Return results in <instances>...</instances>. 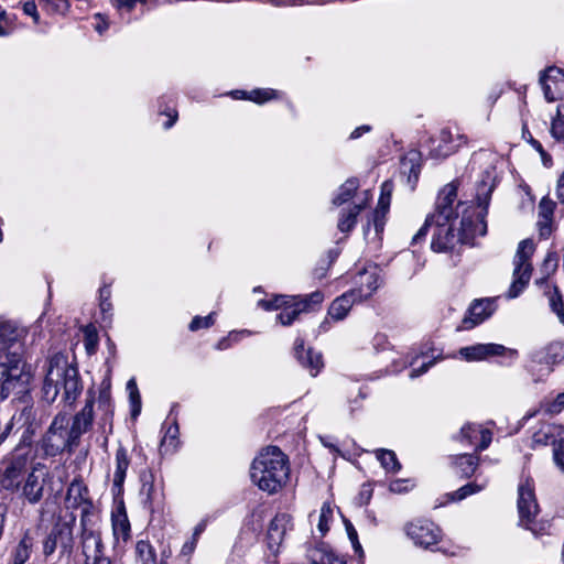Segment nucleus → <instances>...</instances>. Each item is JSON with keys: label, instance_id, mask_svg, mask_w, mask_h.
I'll return each mask as SVG.
<instances>
[{"label": "nucleus", "instance_id": "f257e3e1", "mask_svg": "<svg viewBox=\"0 0 564 564\" xmlns=\"http://www.w3.org/2000/svg\"><path fill=\"white\" fill-rule=\"evenodd\" d=\"M290 463L278 446H268L253 459L250 477L258 488L268 494L280 491L288 482Z\"/></svg>", "mask_w": 564, "mask_h": 564}, {"label": "nucleus", "instance_id": "f03ea898", "mask_svg": "<svg viewBox=\"0 0 564 564\" xmlns=\"http://www.w3.org/2000/svg\"><path fill=\"white\" fill-rule=\"evenodd\" d=\"M83 386L76 366L68 362L63 354H55L48 360V367L43 384V394L48 402H53L62 392L65 402L73 403L80 394Z\"/></svg>", "mask_w": 564, "mask_h": 564}, {"label": "nucleus", "instance_id": "7ed1b4c3", "mask_svg": "<svg viewBox=\"0 0 564 564\" xmlns=\"http://www.w3.org/2000/svg\"><path fill=\"white\" fill-rule=\"evenodd\" d=\"M495 186L496 170L492 166H488L481 173V178L477 182L475 196L477 210L473 209L469 214L462 217L458 231L460 243L471 246L476 237H482L487 234L485 217Z\"/></svg>", "mask_w": 564, "mask_h": 564}, {"label": "nucleus", "instance_id": "20e7f679", "mask_svg": "<svg viewBox=\"0 0 564 564\" xmlns=\"http://www.w3.org/2000/svg\"><path fill=\"white\" fill-rule=\"evenodd\" d=\"M70 416L58 412L40 441V447L45 456L55 457L64 452L73 453L78 446L69 431Z\"/></svg>", "mask_w": 564, "mask_h": 564}, {"label": "nucleus", "instance_id": "39448f33", "mask_svg": "<svg viewBox=\"0 0 564 564\" xmlns=\"http://www.w3.org/2000/svg\"><path fill=\"white\" fill-rule=\"evenodd\" d=\"M31 375L24 370L21 355L9 354L3 359L0 356V395L7 399L9 395H22L29 389Z\"/></svg>", "mask_w": 564, "mask_h": 564}, {"label": "nucleus", "instance_id": "423d86ee", "mask_svg": "<svg viewBox=\"0 0 564 564\" xmlns=\"http://www.w3.org/2000/svg\"><path fill=\"white\" fill-rule=\"evenodd\" d=\"M519 523L530 530L535 536L546 534L550 524L547 522L538 523L535 517L539 514L540 508L535 498L534 484L532 479H524L518 486L517 500Z\"/></svg>", "mask_w": 564, "mask_h": 564}, {"label": "nucleus", "instance_id": "0eeeda50", "mask_svg": "<svg viewBox=\"0 0 564 564\" xmlns=\"http://www.w3.org/2000/svg\"><path fill=\"white\" fill-rule=\"evenodd\" d=\"M79 547L85 564H95L108 558L104 554L99 517L91 519L87 512L80 514Z\"/></svg>", "mask_w": 564, "mask_h": 564}, {"label": "nucleus", "instance_id": "6e6552de", "mask_svg": "<svg viewBox=\"0 0 564 564\" xmlns=\"http://www.w3.org/2000/svg\"><path fill=\"white\" fill-rule=\"evenodd\" d=\"M534 251L533 240L524 239L519 242L513 258V280L507 292L508 299L518 297L529 284L533 270L531 258Z\"/></svg>", "mask_w": 564, "mask_h": 564}, {"label": "nucleus", "instance_id": "1a4fd4ad", "mask_svg": "<svg viewBox=\"0 0 564 564\" xmlns=\"http://www.w3.org/2000/svg\"><path fill=\"white\" fill-rule=\"evenodd\" d=\"M76 518L72 516L69 521L55 523L45 539L42 541V553L45 558L59 551V557H70L74 551L73 527Z\"/></svg>", "mask_w": 564, "mask_h": 564}, {"label": "nucleus", "instance_id": "9d476101", "mask_svg": "<svg viewBox=\"0 0 564 564\" xmlns=\"http://www.w3.org/2000/svg\"><path fill=\"white\" fill-rule=\"evenodd\" d=\"M458 356L468 362L486 360L494 356H502L508 358L511 364L517 359L518 351L500 344L488 343L462 347L458 350Z\"/></svg>", "mask_w": 564, "mask_h": 564}, {"label": "nucleus", "instance_id": "9b49d317", "mask_svg": "<svg viewBox=\"0 0 564 564\" xmlns=\"http://www.w3.org/2000/svg\"><path fill=\"white\" fill-rule=\"evenodd\" d=\"M64 505L67 510L80 508L82 514L87 512L91 519L98 517L94 511V505L89 498V490L80 478H74L68 485Z\"/></svg>", "mask_w": 564, "mask_h": 564}, {"label": "nucleus", "instance_id": "f8f14e48", "mask_svg": "<svg viewBox=\"0 0 564 564\" xmlns=\"http://www.w3.org/2000/svg\"><path fill=\"white\" fill-rule=\"evenodd\" d=\"M495 297L475 300L467 310L457 330H469L489 318L496 311Z\"/></svg>", "mask_w": 564, "mask_h": 564}, {"label": "nucleus", "instance_id": "ddd939ff", "mask_svg": "<svg viewBox=\"0 0 564 564\" xmlns=\"http://www.w3.org/2000/svg\"><path fill=\"white\" fill-rule=\"evenodd\" d=\"M406 534L416 545L429 549L438 542L441 530L432 521L416 520L406 525Z\"/></svg>", "mask_w": 564, "mask_h": 564}, {"label": "nucleus", "instance_id": "4468645a", "mask_svg": "<svg viewBox=\"0 0 564 564\" xmlns=\"http://www.w3.org/2000/svg\"><path fill=\"white\" fill-rule=\"evenodd\" d=\"M467 143V137L458 130L443 128L440 132L437 145L430 149V155L434 159H445L455 153L462 145Z\"/></svg>", "mask_w": 564, "mask_h": 564}, {"label": "nucleus", "instance_id": "2eb2a0df", "mask_svg": "<svg viewBox=\"0 0 564 564\" xmlns=\"http://www.w3.org/2000/svg\"><path fill=\"white\" fill-rule=\"evenodd\" d=\"M94 404L95 394L94 391L89 390L83 409L78 411L73 417H70L69 431L73 435V440H76L78 444L80 442V437L93 426Z\"/></svg>", "mask_w": 564, "mask_h": 564}, {"label": "nucleus", "instance_id": "dca6fc26", "mask_svg": "<svg viewBox=\"0 0 564 564\" xmlns=\"http://www.w3.org/2000/svg\"><path fill=\"white\" fill-rule=\"evenodd\" d=\"M540 84L545 99L551 102L564 98V70L550 66L541 73Z\"/></svg>", "mask_w": 564, "mask_h": 564}, {"label": "nucleus", "instance_id": "f3484780", "mask_svg": "<svg viewBox=\"0 0 564 564\" xmlns=\"http://www.w3.org/2000/svg\"><path fill=\"white\" fill-rule=\"evenodd\" d=\"M454 220H442L436 218L431 248L436 252L452 250L459 242V234H455Z\"/></svg>", "mask_w": 564, "mask_h": 564}, {"label": "nucleus", "instance_id": "a211bd4d", "mask_svg": "<svg viewBox=\"0 0 564 564\" xmlns=\"http://www.w3.org/2000/svg\"><path fill=\"white\" fill-rule=\"evenodd\" d=\"M455 440L459 441L464 445L475 446L477 452L486 449L492 441V432L488 429H484L478 424L467 423L465 424Z\"/></svg>", "mask_w": 564, "mask_h": 564}, {"label": "nucleus", "instance_id": "6ab92c4d", "mask_svg": "<svg viewBox=\"0 0 564 564\" xmlns=\"http://www.w3.org/2000/svg\"><path fill=\"white\" fill-rule=\"evenodd\" d=\"M24 336V328L19 327L13 321L0 317V356L6 359L9 354H20L15 347Z\"/></svg>", "mask_w": 564, "mask_h": 564}, {"label": "nucleus", "instance_id": "aec40b11", "mask_svg": "<svg viewBox=\"0 0 564 564\" xmlns=\"http://www.w3.org/2000/svg\"><path fill=\"white\" fill-rule=\"evenodd\" d=\"M45 479L32 469L26 474L23 482L19 485L15 491L20 492V497L29 505H37L44 496Z\"/></svg>", "mask_w": 564, "mask_h": 564}, {"label": "nucleus", "instance_id": "412c9836", "mask_svg": "<svg viewBox=\"0 0 564 564\" xmlns=\"http://www.w3.org/2000/svg\"><path fill=\"white\" fill-rule=\"evenodd\" d=\"M292 517L288 513H278L268 528L267 541L269 549L275 553L282 544L288 531L292 529Z\"/></svg>", "mask_w": 564, "mask_h": 564}, {"label": "nucleus", "instance_id": "4be33fe9", "mask_svg": "<svg viewBox=\"0 0 564 564\" xmlns=\"http://www.w3.org/2000/svg\"><path fill=\"white\" fill-rule=\"evenodd\" d=\"M355 283L357 288L350 291L356 292L358 301H364L369 299L380 288L382 280L377 268H373L359 272Z\"/></svg>", "mask_w": 564, "mask_h": 564}, {"label": "nucleus", "instance_id": "5701e85b", "mask_svg": "<svg viewBox=\"0 0 564 564\" xmlns=\"http://www.w3.org/2000/svg\"><path fill=\"white\" fill-rule=\"evenodd\" d=\"M294 356L302 367L310 371L312 377H316L324 367L322 354L314 351L312 348L305 350L304 341L301 338H296L294 343Z\"/></svg>", "mask_w": 564, "mask_h": 564}, {"label": "nucleus", "instance_id": "b1692460", "mask_svg": "<svg viewBox=\"0 0 564 564\" xmlns=\"http://www.w3.org/2000/svg\"><path fill=\"white\" fill-rule=\"evenodd\" d=\"M34 545V534L30 529H26L10 549L11 564H25L33 553Z\"/></svg>", "mask_w": 564, "mask_h": 564}, {"label": "nucleus", "instance_id": "393cba45", "mask_svg": "<svg viewBox=\"0 0 564 564\" xmlns=\"http://www.w3.org/2000/svg\"><path fill=\"white\" fill-rule=\"evenodd\" d=\"M26 460L23 458H14L6 467L1 485L6 490L15 491L20 484L25 479L26 474Z\"/></svg>", "mask_w": 564, "mask_h": 564}, {"label": "nucleus", "instance_id": "a878e982", "mask_svg": "<svg viewBox=\"0 0 564 564\" xmlns=\"http://www.w3.org/2000/svg\"><path fill=\"white\" fill-rule=\"evenodd\" d=\"M457 197V188L453 184H447L440 192L436 200V209L433 215L442 220H455L453 204Z\"/></svg>", "mask_w": 564, "mask_h": 564}, {"label": "nucleus", "instance_id": "bb28decb", "mask_svg": "<svg viewBox=\"0 0 564 564\" xmlns=\"http://www.w3.org/2000/svg\"><path fill=\"white\" fill-rule=\"evenodd\" d=\"M531 359L540 365L552 366L558 364L564 360V344L562 341H552L543 348L534 350L531 354Z\"/></svg>", "mask_w": 564, "mask_h": 564}, {"label": "nucleus", "instance_id": "cd10ccee", "mask_svg": "<svg viewBox=\"0 0 564 564\" xmlns=\"http://www.w3.org/2000/svg\"><path fill=\"white\" fill-rule=\"evenodd\" d=\"M310 564H346L344 556L336 554L328 545L318 544L307 550Z\"/></svg>", "mask_w": 564, "mask_h": 564}, {"label": "nucleus", "instance_id": "c85d7f7f", "mask_svg": "<svg viewBox=\"0 0 564 564\" xmlns=\"http://www.w3.org/2000/svg\"><path fill=\"white\" fill-rule=\"evenodd\" d=\"M555 202L549 197H543L539 203V235L546 239L552 232V221L555 210Z\"/></svg>", "mask_w": 564, "mask_h": 564}, {"label": "nucleus", "instance_id": "c756f323", "mask_svg": "<svg viewBox=\"0 0 564 564\" xmlns=\"http://www.w3.org/2000/svg\"><path fill=\"white\" fill-rule=\"evenodd\" d=\"M356 302H359L356 292L349 290L333 301L328 308V315L335 321H341Z\"/></svg>", "mask_w": 564, "mask_h": 564}, {"label": "nucleus", "instance_id": "7c9ffc66", "mask_svg": "<svg viewBox=\"0 0 564 564\" xmlns=\"http://www.w3.org/2000/svg\"><path fill=\"white\" fill-rule=\"evenodd\" d=\"M366 198L364 203L354 204L348 209H343L340 212L337 227L341 232H349L357 223V217L360 212L365 208L366 203L368 200V192L365 193Z\"/></svg>", "mask_w": 564, "mask_h": 564}, {"label": "nucleus", "instance_id": "2f4dec72", "mask_svg": "<svg viewBox=\"0 0 564 564\" xmlns=\"http://www.w3.org/2000/svg\"><path fill=\"white\" fill-rule=\"evenodd\" d=\"M452 464L463 478L474 475L479 464V457L473 454H460L452 457Z\"/></svg>", "mask_w": 564, "mask_h": 564}, {"label": "nucleus", "instance_id": "473e14b6", "mask_svg": "<svg viewBox=\"0 0 564 564\" xmlns=\"http://www.w3.org/2000/svg\"><path fill=\"white\" fill-rule=\"evenodd\" d=\"M98 409L100 411H102V415L100 417V426H101V429L105 430L106 425H109V429L111 430L112 416H113V406H112L110 390L108 388H102L99 391Z\"/></svg>", "mask_w": 564, "mask_h": 564}, {"label": "nucleus", "instance_id": "72a5a7b5", "mask_svg": "<svg viewBox=\"0 0 564 564\" xmlns=\"http://www.w3.org/2000/svg\"><path fill=\"white\" fill-rule=\"evenodd\" d=\"M129 464L130 460L128 457V452L123 446L120 445L116 451V470L113 474L115 487L120 489L123 486Z\"/></svg>", "mask_w": 564, "mask_h": 564}, {"label": "nucleus", "instance_id": "f704fd0d", "mask_svg": "<svg viewBox=\"0 0 564 564\" xmlns=\"http://www.w3.org/2000/svg\"><path fill=\"white\" fill-rule=\"evenodd\" d=\"M401 167L402 173L408 174V182L411 183V187L414 188L421 173L419 154L416 152L410 153L402 160Z\"/></svg>", "mask_w": 564, "mask_h": 564}, {"label": "nucleus", "instance_id": "c9c22d12", "mask_svg": "<svg viewBox=\"0 0 564 564\" xmlns=\"http://www.w3.org/2000/svg\"><path fill=\"white\" fill-rule=\"evenodd\" d=\"M487 486V481H484L481 484L478 482H468L460 487L459 489L448 492L445 495L446 502H458L464 500L465 498L475 495L477 492H480L482 489H485Z\"/></svg>", "mask_w": 564, "mask_h": 564}, {"label": "nucleus", "instance_id": "e433bc0d", "mask_svg": "<svg viewBox=\"0 0 564 564\" xmlns=\"http://www.w3.org/2000/svg\"><path fill=\"white\" fill-rule=\"evenodd\" d=\"M112 532L116 540L127 541L130 538V522L124 510L112 514Z\"/></svg>", "mask_w": 564, "mask_h": 564}, {"label": "nucleus", "instance_id": "4c0bfd02", "mask_svg": "<svg viewBox=\"0 0 564 564\" xmlns=\"http://www.w3.org/2000/svg\"><path fill=\"white\" fill-rule=\"evenodd\" d=\"M549 307L557 316L558 322L564 325V300L557 286H552L545 292Z\"/></svg>", "mask_w": 564, "mask_h": 564}, {"label": "nucleus", "instance_id": "58836bf2", "mask_svg": "<svg viewBox=\"0 0 564 564\" xmlns=\"http://www.w3.org/2000/svg\"><path fill=\"white\" fill-rule=\"evenodd\" d=\"M556 431L557 426L544 423L540 426V429L534 432L532 436V442L535 445H549L553 446L557 444L556 442Z\"/></svg>", "mask_w": 564, "mask_h": 564}, {"label": "nucleus", "instance_id": "ea45409f", "mask_svg": "<svg viewBox=\"0 0 564 564\" xmlns=\"http://www.w3.org/2000/svg\"><path fill=\"white\" fill-rule=\"evenodd\" d=\"M135 556L141 564H166L164 561L158 563L154 547L145 540L135 543Z\"/></svg>", "mask_w": 564, "mask_h": 564}, {"label": "nucleus", "instance_id": "a19ab883", "mask_svg": "<svg viewBox=\"0 0 564 564\" xmlns=\"http://www.w3.org/2000/svg\"><path fill=\"white\" fill-rule=\"evenodd\" d=\"M359 187V182L357 178L351 177L348 178L338 189V193L333 198V204L335 206H340L347 203L356 193Z\"/></svg>", "mask_w": 564, "mask_h": 564}, {"label": "nucleus", "instance_id": "79ce46f5", "mask_svg": "<svg viewBox=\"0 0 564 564\" xmlns=\"http://www.w3.org/2000/svg\"><path fill=\"white\" fill-rule=\"evenodd\" d=\"M376 457L388 473H398L401 469V464L393 451L384 448L377 449Z\"/></svg>", "mask_w": 564, "mask_h": 564}, {"label": "nucleus", "instance_id": "37998d69", "mask_svg": "<svg viewBox=\"0 0 564 564\" xmlns=\"http://www.w3.org/2000/svg\"><path fill=\"white\" fill-rule=\"evenodd\" d=\"M301 313H303V308L293 300L283 306L282 311L276 315V321L283 326H289Z\"/></svg>", "mask_w": 564, "mask_h": 564}, {"label": "nucleus", "instance_id": "c03bdc74", "mask_svg": "<svg viewBox=\"0 0 564 564\" xmlns=\"http://www.w3.org/2000/svg\"><path fill=\"white\" fill-rule=\"evenodd\" d=\"M232 94L237 98H246V99L252 100L257 104H263V102L271 100L275 97V90L270 89V88L254 89L251 93H249V95H247V93L243 90H236Z\"/></svg>", "mask_w": 564, "mask_h": 564}, {"label": "nucleus", "instance_id": "a18cd8bd", "mask_svg": "<svg viewBox=\"0 0 564 564\" xmlns=\"http://www.w3.org/2000/svg\"><path fill=\"white\" fill-rule=\"evenodd\" d=\"M294 301L297 303L300 307L303 308V312H307L313 310L314 306H318L324 301V294L321 291H315L307 295H299L293 296Z\"/></svg>", "mask_w": 564, "mask_h": 564}, {"label": "nucleus", "instance_id": "49530a36", "mask_svg": "<svg viewBox=\"0 0 564 564\" xmlns=\"http://www.w3.org/2000/svg\"><path fill=\"white\" fill-rule=\"evenodd\" d=\"M127 391L129 392V399L131 404V415L138 416L141 412V395L137 386V382L131 378L127 382Z\"/></svg>", "mask_w": 564, "mask_h": 564}, {"label": "nucleus", "instance_id": "de8ad7c7", "mask_svg": "<svg viewBox=\"0 0 564 564\" xmlns=\"http://www.w3.org/2000/svg\"><path fill=\"white\" fill-rule=\"evenodd\" d=\"M393 191V184L390 181L383 182L381 185V195L378 200V206L376 210L382 212V215H386L390 207L391 195Z\"/></svg>", "mask_w": 564, "mask_h": 564}, {"label": "nucleus", "instance_id": "09e8293b", "mask_svg": "<svg viewBox=\"0 0 564 564\" xmlns=\"http://www.w3.org/2000/svg\"><path fill=\"white\" fill-rule=\"evenodd\" d=\"M293 300V296L275 295L271 300H260L258 305L264 311L282 310L285 304Z\"/></svg>", "mask_w": 564, "mask_h": 564}, {"label": "nucleus", "instance_id": "8fccbe9b", "mask_svg": "<svg viewBox=\"0 0 564 564\" xmlns=\"http://www.w3.org/2000/svg\"><path fill=\"white\" fill-rule=\"evenodd\" d=\"M551 134L556 141L564 142V115L561 112V106H557L556 116L552 119Z\"/></svg>", "mask_w": 564, "mask_h": 564}, {"label": "nucleus", "instance_id": "3c124183", "mask_svg": "<svg viewBox=\"0 0 564 564\" xmlns=\"http://www.w3.org/2000/svg\"><path fill=\"white\" fill-rule=\"evenodd\" d=\"M40 2L52 14H65L70 7L68 0H40Z\"/></svg>", "mask_w": 564, "mask_h": 564}, {"label": "nucleus", "instance_id": "603ef678", "mask_svg": "<svg viewBox=\"0 0 564 564\" xmlns=\"http://www.w3.org/2000/svg\"><path fill=\"white\" fill-rule=\"evenodd\" d=\"M333 518V508L329 503L325 502L323 503L321 508V513L318 517V524L317 528L322 535H325L329 530V522Z\"/></svg>", "mask_w": 564, "mask_h": 564}, {"label": "nucleus", "instance_id": "864d4df0", "mask_svg": "<svg viewBox=\"0 0 564 564\" xmlns=\"http://www.w3.org/2000/svg\"><path fill=\"white\" fill-rule=\"evenodd\" d=\"M178 425L176 422H173L167 429L161 441V448L166 449L167 447L175 448L176 441L178 437Z\"/></svg>", "mask_w": 564, "mask_h": 564}, {"label": "nucleus", "instance_id": "5fc2aeb1", "mask_svg": "<svg viewBox=\"0 0 564 564\" xmlns=\"http://www.w3.org/2000/svg\"><path fill=\"white\" fill-rule=\"evenodd\" d=\"M435 220H436V217L433 214H431L426 217L423 226L413 236L412 241H411L412 246H416L425 240L430 227H432V226L435 227Z\"/></svg>", "mask_w": 564, "mask_h": 564}, {"label": "nucleus", "instance_id": "6e6d98bb", "mask_svg": "<svg viewBox=\"0 0 564 564\" xmlns=\"http://www.w3.org/2000/svg\"><path fill=\"white\" fill-rule=\"evenodd\" d=\"M542 409L550 414H558L564 410V392L558 393L553 401L543 402Z\"/></svg>", "mask_w": 564, "mask_h": 564}, {"label": "nucleus", "instance_id": "4d7b16f0", "mask_svg": "<svg viewBox=\"0 0 564 564\" xmlns=\"http://www.w3.org/2000/svg\"><path fill=\"white\" fill-rule=\"evenodd\" d=\"M110 297H111L110 286L104 285L102 288H100V290H99V306L104 314L108 313L112 310V304L110 302Z\"/></svg>", "mask_w": 564, "mask_h": 564}, {"label": "nucleus", "instance_id": "13d9d810", "mask_svg": "<svg viewBox=\"0 0 564 564\" xmlns=\"http://www.w3.org/2000/svg\"><path fill=\"white\" fill-rule=\"evenodd\" d=\"M213 324H214V314L213 313L205 317L195 316L189 324V329L195 332L200 328H207V327L212 326Z\"/></svg>", "mask_w": 564, "mask_h": 564}, {"label": "nucleus", "instance_id": "bf43d9fd", "mask_svg": "<svg viewBox=\"0 0 564 564\" xmlns=\"http://www.w3.org/2000/svg\"><path fill=\"white\" fill-rule=\"evenodd\" d=\"M147 488V500L148 507L151 511H154L160 507L159 492L154 489L153 485H143V489Z\"/></svg>", "mask_w": 564, "mask_h": 564}, {"label": "nucleus", "instance_id": "052dcab7", "mask_svg": "<svg viewBox=\"0 0 564 564\" xmlns=\"http://www.w3.org/2000/svg\"><path fill=\"white\" fill-rule=\"evenodd\" d=\"M558 259L555 252H547L542 264V271L549 275L557 268Z\"/></svg>", "mask_w": 564, "mask_h": 564}, {"label": "nucleus", "instance_id": "680f3d73", "mask_svg": "<svg viewBox=\"0 0 564 564\" xmlns=\"http://www.w3.org/2000/svg\"><path fill=\"white\" fill-rule=\"evenodd\" d=\"M553 458L556 466L564 471V438L560 440L553 447Z\"/></svg>", "mask_w": 564, "mask_h": 564}, {"label": "nucleus", "instance_id": "e2e57ef3", "mask_svg": "<svg viewBox=\"0 0 564 564\" xmlns=\"http://www.w3.org/2000/svg\"><path fill=\"white\" fill-rule=\"evenodd\" d=\"M367 398V393L359 389L357 395L352 399H349V410L350 414H354L357 410L361 409V402Z\"/></svg>", "mask_w": 564, "mask_h": 564}, {"label": "nucleus", "instance_id": "0e129e2a", "mask_svg": "<svg viewBox=\"0 0 564 564\" xmlns=\"http://www.w3.org/2000/svg\"><path fill=\"white\" fill-rule=\"evenodd\" d=\"M22 9L24 14L30 15L33 19L34 23L37 24L40 22V14L33 0L24 2Z\"/></svg>", "mask_w": 564, "mask_h": 564}, {"label": "nucleus", "instance_id": "69168bd1", "mask_svg": "<svg viewBox=\"0 0 564 564\" xmlns=\"http://www.w3.org/2000/svg\"><path fill=\"white\" fill-rule=\"evenodd\" d=\"M409 480L406 479H395L390 482L389 489L394 494H402L409 490Z\"/></svg>", "mask_w": 564, "mask_h": 564}, {"label": "nucleus", "instance_id": "338daca9", "mask_svg": "<svg viewBox=\"0 0 564 564\" xmlns=\"http://www.w3.org/2000/svg\"><path fill=\"white\" fill-rule=\"evenodd\" d=\"M197 542H198V541H197V540H195V539H193V538L188 539V540L183 544V546H182V549H181V553H180V555H181V556H184V557H189V556L193 554V552L195 551L196 545H197Z\"/></svg>", "mask_w": 564, "mask_h": 564}, {"label": "nucleus", "instance_id": "774afa93", "mask_svg": "<svg viewBox=\"0 0 564 564\" xmlns=\"http://www.w3.org/2000/svg\"><path fill=\"white\" fill-rule=\"evenodd\" d=\"M555 196L564 205V172L558 176L555 186Z\"/></svg>", "mask_w": 564, "mask_h": 564}]
</instances>
